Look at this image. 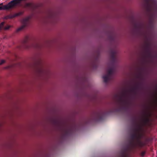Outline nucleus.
<instances>
[{
  "instance_id": "obj_1",
  "label": "nucleus",
  "mask_w": 157,
  "mask_h": 157,
  "mask_svg": "<svg viewBox=\"0 0 157 157\" xmlns=\"http://www.w3.org/2000/svg\"><path fill=\"white\" fill-rule=\"evenodd\" d=\"M0 10H7L6 5L0 7Z\"/></svg>"
},
{
  "instance_id": "obj_2",
  "label": "nucleus",
  "mask_w": 157,
  "mask_h": 157,
  "mask_svg": "<svg viewBox=\"0 0 157 157\" xmlns=\"http://www.w3.org/2000/svg\"><path fill=\"white\" fill-rule=\"evenodd\" d=\"M5 62L4 60H2L0 61V65H2Z\"/></svg>"
},
{
  "instance_id": "obj_3",
  "label": "nucleus",
  "mask_w": 157,
  "mask_h": 157,
  "mask_svg": "<svg viewBox=\"0 0 157 157\" xmlns=\"http://www.w3.org/2000/svg\"><path fill=\"white\" fill-rule=\"evenodd\" d=\"M10 26L8 25L5 28V29H9L10 28Z\"/></svg>"
},
{
  "instance_id": "obj_4",
  "label": "nucleus",
  "mask_w": 157,
  "mask_h": 157,
  "mask_svg": "<svg viewBox=\"0 0 157 157\" xmlns=\"http://www.w3.org/2000/svg\"><path fill=\"white\" fill-rule=\"evenodd\" d=\"M2 5H3V3H0V6H2Z\"/></svg>"
},
{
  "instance_id": "obj_5",
  "label": "nucleus",
  "mask_w": 157,
  "mask_h": 157,
  "mask_svg": "<svg viewBox=\"0 0 157 157\" xmlns=\"http://www.w3.org/2000/svg\"><path fill=\"white\" fill-rule=\"evenodd\" d=\"M21 29L20 28V29H18V30H21Z\"/></svg>"
},
{
  "instance_id": "obj_6",
  "label": "nucleus",
  "mask_w": 157,
  "mask_h": 157,
  "mask_svg": "<svg viewBox=\"0 0 157 157\" xmlns=\"http://www.w3.org/2000/svg\"><path fill=\"white\" fill-rule=\"evenodd\" d=\"M103 78L104 79H105V77H104Z\"/></svg>"
}]
</instances>
